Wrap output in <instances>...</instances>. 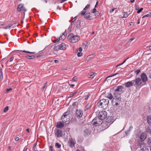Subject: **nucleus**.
Masks as SVG:
<instances>
[{
  "label": "nucleus",
  "mask_w": 151,
  "mask_h": 151,
  "mask_svg": "<svg viewBox=\"0 0 151 151\" xmlns=\"http://www.w3.org/2000/svg\"><path fill=\"white\" fill-rule=\"evenodd\" d=\"M82 111L80 109H77L76 112V116L78 118H81L83 115Z\"/></svg>",
  "instance_id": "obj_11"
},
{
  "label": "nucleus",
  "mask_w": 151,
  "mask_h": 151,
  "mask_svg": "<svg viewBox=\"0 0 151 151\" xmlns=\"http://www.w3.org/2000/svg\"><path fill=\"white\" fill-rule=\"evenodd\" d=\"M3 78V73L0 70V81H1Z\"/></svg>",
  "instance_id": "obj_37"
},
{
  "label": "nucleus",
  "mask_w": 151,
  "mask_h": 151,
  "mask_svg": "<svg viewBox=\"0 0 151 151\" xmlns=\"http://www.w3.org/2000/svg\"><path fill=\"white\" fill-rule=\"evenodd\" d=\"M109 103V100L108 99H103L100 100L97 104L100 107L105 109L108 107Z\"/></svg>",
  "instance_id": "obj_1"
},
{
  "label": "nucleus",
  "mask_w": 151,
  "mask_h": 151,
  "mask_svg": "<svg viewBox=\"0 0 151 151\" xmlns=\"http://www.w3.org/2000/svg\"><path fill=\"white\" fill-rule=\"evenodd\" d=\"M90 5L89 4H87L85 6V7L84 8V10H87L90 7Z\"/></svg>",
  "instance_id": "obj_43"
},
{
  "label": "nucleus",
  "mask_w": 151,
  "mask_h": 151,
  "mask_svg": "<svg viewBox=\"0 0 151 151\" xmlns=\"http://www.w3.org/2000/svg\"><path fill=\"white\" fill-rule=\"evenodd\" d=\"M50 148L51 151H53V147L52 146H51L50 147Z\"/></svg>",
  "instance_id": "obj_59"
},
{
  "label": "nucleus",
  "mask_w": 151,
  "mask_h": 151,
  "mask_svg": "<svg viewBox=\"0 0 151 151\" xmlns=\"http://www.w3.org/2000/svg\"><path fill=\"white\" fill-rule=\"evenodd\" d=\"M150 148V146H147L142 148L141 149V150L142 151H149Z\"/></svg>",
  "instance_id": "obj_21"
},
{
  "label": "nucleus",
  "mask_w": 151,
  "mask_h": 151,
  "mask_svg": "<svg viewBox=\"0 0 151 151\" xmlns=\"http://www.w3.org/2000/svg\"><path fill=\"white\" fill-rule=\"evenodd\" d=\"M107 113L106 111H102L99 112L98 114V117L102 120L105 119L107 117Z\"/></svg>",
  "instance_id": "obj_6"
},
{
  "label": "nucleus",
  "mask_w": 151,
  "mask_h": 151,
  "mask_svg": "<svg viewBox=\"0 0 151 151\" xmlns=\"http://www.w3.org/2000/svg\"><path fill=\"white\" fill-rule=\"evenodd\" d=\"M145 17H151V13L150 12H149L148 14L145 15L143 17V18Z\"/></svg>",
  "instance_id": "obj_38"
},
{
  "label": "nucleus",
  "mask_w": 151,
  "mask_h": 151,
  "mask_svg": "<svg viewBox=\"0 0 151 151\" xmlns=\"http://www.w3.org/2000/svg\"><path fill=\"white\" fill-rule=\"evenodd\" d=\"M113 89L115 91L117 92L119 94H121L124 92V88L122 86H119L114 87Z\"/></svg>",
  "instance_id": "obj_4"
},
{
  "label": "nucleus",
  "mask_w": 151,
  "mask_h": 151,
  "mask_svg": "<svg viewBox=\"0 0 151 151\" xmlns=\"http://www.w3.org/2000/svg\"><path fill=\"white\" fill-rule=\"evenodd\" d=\"M64 126L63 123L60 122H57V125L56 127L58 128H61L63 127Z\"/></svg>",
  "instance_id": "obj_16"
},
{
  "label": "nucleus",
  "mask_w": 151,
  "mask_h": 151,
  "mask_svg": "<svg viewBox=\"0 0 151 151\" xmlns=\"http://www.w3.org/2000/svg\"><path fill=\"white\" fill-rule=\"evenodd\" d=\"M96 75V73H93L92 74H90L89 75V78H91V77H93L94 76Z\"/></svg>",
  "instance_id": "obj_46"
},
{
  "label": "nucleus",
  "mask_w": 151,
  "mask_h": 151,
  "mask_svg": "<svg viewBox=\"0 0 151 151\" xmlns=\"http://www.w3.org/2000/svg\"><path fill=\"white\" fill-rule=\"evenodd\" d=\"M14 139H15V141H17L19 139V138L18 137H16Z\"/></svg>",
  "instance_id": "obj_56"
},
{
  "label": "nucleus",
  "mask_w": 151,
  "mask_h": 151,
  "mask_svg": "<svg viewBox=\"0 0 151 151\" xmlns=\"http://www.w3.org/2000/svg\"><path fill=\"white\" fill-rule=\"evenodd\" d=\"M147 136L145 133H143L141 134L140 136V139L141 141H144L146 138Z\"/></svg>",
  "instance_id": "obj_17"
},
{
  "label": "nucleus",
  "mask_w": 151,
  "mask_h": 151,
  "mask_svg": "<svg viewBox=\"0 0 151 151\" xmlns=\"http://www.w3.org/2000/svg\"><path fill=\"white\" fill-rule=\"evenodd\" d=\"M27 147H25L23 151H27Z\"/></svg>",
  "instance_id": "obj_62"
},
{
  "label": "nucleus",
  "mask_w": 151,
  "mask_h": 151,
  "mask_svg": "<svg viewBox=\"0 0 151 151\" xmlns=\"http://www.w3.org/2000/svg\"><path fill=\"white\" fill-rule=\"evenodd\" d=\"M143 9V8H141L140 9H139V8L137 7L136 8V10H138L137 13L138 14L140 13Z\"/></svg>",
  "instance_id": "obj_36"
},
{
  "label": "nucleus",
  "mask_w": 151,
  "mask_h": 151,
  "mask_svg": "<svg viewBox=\"0 0 151 151\" xmlns=\"http://www.w3.org/2000/svg\"><path fill=\"white\" fill-rule=\"evenodd\" d=\"M77 19V18L76 17H75L73 19V22H74Z\"/></svg>",
  "instance_id": "obj_61"
},
{
  "label": "nucleus",
  "mask_w": 151,
  "mask_h": 151,
  "mask_svg": "<svg viewBox=\"0 0 151 151\" xmlns=\"http://www.w3.org/2000/svg\"><path fill=\"white\" fill-rule=\"evenodd\" d=\"M83 54L81 52H79L77 54V56L78 57H81L82 55Z\"/></svg>",
  "instance_id": "obj_48"
},
{
  "label": "nucleus",
  "mask_w": 151,
  "mask_h": 151,
  "mask_svg": "<svg viewBox=\"0 0 151 151\" xmlns=\"http://www.w3.org/2000/svg\"><path fill=\"white\" fill-rule=\"evenodd\" d=\"M109 123H108L106 122H102L101 126L102 127V129H105L107 128L110 126Z\"/></svg>",
  "instance_id": "obj_15"
},
{
  "label": "nucleus",
  "mask_w": 151,
  "mask_h": 151,
  "mask_svg": "<svg viewBox=\"0 0 151 151\" xmlns=\"http://www.w3.org/2000/svg\"><path fill=\"white\" fill-rule=\"evenodd\" d=\"M122 102L121 97L119 98H113L112 100V103L114 106H117L120 104V103Z\"/></svg>",
  "instance_id": "obj_3"
},
{
  "label": "nucleus",
  "mask_w": 151,
  "mask_h": 151,
  "mask_svg": "<svg viewBox=\"0 0 151 151\" xmlns=\"http://www.w3.org/2000/svg\"><path fill=\"white\" fill-rule=\"evenodd\" d=\"M61 119L63 123H65L67 122L68 121L70 120L69 118L67 117V118H65V117L63 116L62 117Z\"/></svg>",
  "instance_id": "obj_20"
},
{
  "label": "nucleus",
  "mask_w": 151,
  "mask_h": 151,
  "mask_svg": "<svg viewBox=\"0 0 151 151\" xmlns=\"http://www.w3.org/2000/svg\"><path fill=\"white\" fill-rule=\"evenodd\" d=\"M118 93H117L115 91V92H114V98H119L120 97H121L120 94H119V93L118 94Z\"/></svg>",
  "instance_id": "obj_23"
},
{
  "label": "nucleus",
  "mask_w": 151,
  "mask_h": 151,
  "mask_svg": "<svg viewBox=\"0 0 151 151\" xmlns=\"http://www.w3.org/2000/svg\"><path fill=\"white\" fill-rule=\"evenodd\" d=\"M12 26V24H9L6 27H4L3 28L4 29H8L9 28Z\"/></svg>",
  "instance_id": "obj_42"
},
{
  "label": "nucleus",
  "mask_w": 151,
  "mask_h": 151,
  "mask_svg": "<svg viewBox=\"0 0 151 151\" xmlns=\"http://www.w3.org/2000/svg\"><path fill=\"white\" fill-rule=\"evenodd\" d=\"M123 13L124 14L123 16L122 17V18H126L127 17L129 14H128L127 12H123Z\"/></svg>",
  "instance_id": "obj_27"
},
{
  "label": "nucleus",
  "mask_w": 151,
  "mask_h": 151,
  "mask_svg": "<svg viewBox=\"0 0 151 151\" xmlns=\"http://www.w3.org/2000/svg\"><path fill=\"white\" fill-rule=\"evenodd\" d=\"M37 142H36L34 144V148H35V147H36V146H37Z\"/></svg>",
  "instance_id": "obj_57"
},
{
  "label": "nucleus",
  "mask_w": 151,
  "mask_h": 151,
  "mask_svg": "<svg viewBox=\"0 0 151 151\" xmlns=\"http://www.w3.org/2000/svg\"><path fill=\"white\" fill-rule=\"evenodd\" d=\"M76 143V142L74 139L72 138L69 139L68 142V144L70 147L73 148L74 147Z\"/></svg>",
  "instance_id": "obj_9"
},
{
  "label": "nucleus",
  "mask_w": 151,
  "mask_h": 151,
  "mask_svg": "<svg viewBox=\"0 0 151 151\" xmlns=\"http://www.w3.org/2000/svg\"><path fill=\"white\" fill-rule=\"evenodd\" d=\"M124 85L126 88H129L131 86H134V83L133 80L128 81L124 83Z\"/></svg>",
  "instance_id": "obj_13"
},
{
  "label": "nucleus",
  "mask_w": 151,
  "mask_h": 151,
  "mask_svg": "<svg viewBox=\"0 0 151 151\" xmlns=\"http://www.w3.org/2000/svg\"><path fill=\"white\" fill-rule=\"evenodd\" d=\"M90 12L86 13L85 15L84 18L86 19H89L90 17Z\"/></svg>",
  "instance_id": "obj_22"
},
{
  "label": "nucleus",
  "mask_w": 151,
  "mask_h": 151,
  "mask_svg": "<svg viewBox=\"0 0 151 151\" xmlns=\"http://www.w3.org/2000/svg\"><path fill=\"white\" fill-rule=\"evenodd\" d=\"M140 72V70H139V69H137V70H136L135 72H134V73H136V75H138L139 73Z\"/></svg>",
  "instance_id": "obj_45"
},
{
  "label": "nucleus",
  "mask_w": 151,
  "mask_h": 151,
  "mask_svg": "<svg viewBox=\"0 0 151 151\" xmlns=\"http://www.w3.org/2000/svg\"><path fill=\"white\" fill-rule=\"evenodd\" d=\"M8 109L9 107L8 106L6 107L4 109V112H6L8 110Z\"/></svg>",
  "instance_id": "obj_44"
},
{
  "label": "nucleus",
  "mask_w": 151,
  "mask_h": 151,
  "mask_svg": "<svg viewBox=\"0 0 151 151\" xmlns=\"http://www.w3.org/2000/svg\"><path fill=\"white\" fill-rule=\"evenodd\" d=\"M48 83L47 81H46L44 85V86L42 88V90L43 91L45 89H46Z\"/></svg>",
  "instance_id": "obj_29"
},
{
  "label": "nucleus",
  "mask_w": 151,
  "mask_h": 151,
  "mask_svg": "<svg viewBox=\"0 0 151 151\" xmlns=\"http://www.w3.org/2000/svg\"><path fill=\"white\" fill-rule=\"evenodd\" d=\"M17 9L18 11L19 12L21 11H27L26 9L24 7V4H19L18 6Z\"/></svg>",
  "instance_id": "obj_12"
},
{
  "label": "nucleus",
  "mask_w": 151,
  "mask_h": 151,
  "mask_svg": "<svg viewBox=\"0 0 151 151\" xmlns=\"http://www.w3.org/2000/svg\"><path fill=\"white\" fill-rule=\"evenodd\" d=\"M99 2V1H97V2H96V5L95 6V8H96L97 7V5H98V4Z\"/></svg>",
  "instance_id": "obj_60"
},
{
  "label": "nucleus",
  "mask_w": 151,
  "mask_h": 151,
  "mask_svg": "<svg viewBox=\"0 0 151 151\" xmlns=\"http://www.w3.org/2000/svg\"><path fill=\"white\" fill-rule=\"evenodd\" d=\"M76 27L78 29L81 28L80 22H78L76 24Z\"/></svg>",
  "instance_id": "obj_34"
},
{
  "label": "nucleus",
  "mask_w": 151,
  "mask_h": 151,
  "mask_svg": "<svg viewBox=\"0 0 151 151\" xmlns=\"http://www.w3.org/2000/svg\"><path fill=\"white\" fill-rule=\"evenodd\" d=\"M106 97L110 100H111L112 99H113V95L111 93H109L107 94L106 96Z\"/></svg>",
  "instance_id": "obj_19"
},
{
  "label": "nucleus",
  "mask_w": 151,
  "mask_h": 151,
  "mask_svg": "<svg viewBox=\"0 0 151 151\" xmlns=\"http://www.w3.org/2000/svg\"><path fill=\"white\" fill-rule=\"evenodd\" d=\"M26 57L28 59H31L34 58L35 57V56L34 55L29 56L27 55L26 56Z\"/></svg>",
  "instance_id": "obj_30"
},
{
  "label": "nucleus",
  "mask_w": 151,
  "mask_h": 151,
  "mask_svg": "<svg viewBox=\"0 0 151 151\" xmlns=\"http://www.w3.org/2000/svg\"><path fill=\"white\" fill-rule=\"evenodd\" d=\"M86 11H82L81 13V14L82 15H85V13H86Z\"/></svg>",
  "instance_id": "obj_50"
},
{
  "label": "nucleus",
  "mask_w": 151,
  "mask_h": 151,
  "mask_svg": "<svg viewBox=\"0 0 151 151\" xmlns=\"http://www.w3.org/2000/svg\"><path fill=\"white\" fill-rule=\"evenodd\" d=\"M77 91H76L75 92H74L73 93L70 94L69 96L68 97V98H71L75 94L77 93Z\"/></svg>",
  "instance_id": "obj_40"
},
{
  "label": "nucleus",
  "mask_w": 151,
  "mask_h": 151,
  "mask_svg": "<svg viewBox=\"0 0 151 151\" xmlns=\"http://www.w3.org/2000/svg\"><path fill=\"white\" fill-rule=\"evenodd\" d=\"M77 79V78H76L75 77H73V78H72V80L73 81H75L76 80V79Z\"/></svg>",
  "instance_id": "obj_63"
},
{
  "label": "nucleus",
  "mask_w": 151,
  "mask_h": 151,
  "mask_svg": "<svg viewBox=\"0 0 151 151\" xmlns=\"http://www.w3.org/2000/svg\"><path fill=\"white\" fill-rule=\"evenodd\" d=\"M79 51L81 52L82 51V49L81 47H80L78 49Z\"/></svg>",
  "instance_id": "obj_64"
},
{
  "label": "nucleus",
  "mask_w": 151,
  "mask_h": 151,
  "mask_svg": "<svg viewBox=\"0 0 151 151\" xmlns=\"http://www.w3.org/2000/svg\"><path fill=\"white\" fill-rule=\"evenodd\" d=\"M134 86L137 87L141 86L142 84V82L141 79L139 78H136L134 80H133Z\"/></svg>",
  "instance_id": "obj_5"
},
{
  "label": "nucleus",
  "mask_w": 151,
  "mask_h": 151,
  "mask_svg": "<svg viewBox=\"0 0 151 151\" xmlns=\"http://www.w3.org/2000/svg\"><path fill=\"white\" fill-rule=\"evenodd\" d=\"M53 49V50L54 52L57 51L59 50H60L59 47L58 46H57L56 45L54 46Z\"/></svg>",
  "instance_id": "obj_26"
},
{
  "label": "nucleus",
  "mask_w": 151,
  "mask_h": 151,
  "mask_svg": "<svg viewBox=\"0 0 151 151\" xmlns=\"http://www.w3.org/2000/svg\"><path fill=\"white\" fill-rule=\"evenodd\" d=\"M90 96V94L88 93L87 95L84 96L85 99V100H87L88 99L89 96Z\"/></svg>",
  "instance_id": "obj_41"
},
{
  "label": "nucleus",
  "mask_w": 151,
  "mask_h": 151,
  "mask_svg": "<svg viewBox=\"0 0 151 151\" xmlns=\"http://www.w3.org/2000/svg\"><path fill=\"white\" fill-rule=\"evenodd\" d=\"M114 119L111 116H109L106 119V122L108 123H109V125L112 124L114 122Z\"/></svg>",
  "instance_id": "obj_14"
},
{
  "label": "nucleus",
  "mask_w": 151,
  "mask_h": 151,
  "mask_svg": "<svg viewBox=\"0 0 151 151\" xmlns=\"http://www.w3.org/2000/svg\"><path fill=\"white\" fill-rule=\"evenodd\" d=\"M118 74V73H117L115 74H114V75H112V76H108V77H107L106 78V79H107V78H109L110 77H112V76H115V75H116V74Z\"/></svg>",
  "instance_id": "obj_53"
},
{
  "label": "nucleus",
  "mask_w": 151,
  "mask_h": 151,
  "mask_svg": "<svg viewBox=\"0 0 151 151\" xmlns=\"http://www.w3.org/2000/svg\"><path fill=\"white\" fill-rule=\"evenodd\" d=\"M65 35H62V36H61L59 38V39H58V41H59L60 40H64L65 38Z\"/></svg>",
  "instance_id": "obj_28"
},
{
  "label": "nucleus",
  "mask_w": 151,
  "mask_h": 151,
  "mask_svg": "<svg viewBox=\"0 0 151 151\" xmlns=\"http://www.w3.org/2000/svg\"><path fill=\"white\" fill-rule=\"evenodd\" d=\"M55 147L56 148L59 149L61 147V145L58 143H56L55 144Z\"/></svg>",
  "instance_id": "obj_33"
},
{
  "label": "nucleus",
  "mask_w": 151,
  "mask_h": 151,
  "mask_svg": "<svg viewBox=\"0 0 151 151\" xmlns=\"http://www.w3.org/2000/svg\"><path fill=\"white\" fill-rule=\"evenodd\" d=\"M91 106L89 103L85 107V110L88 109Z\"/></svg>",
  "instance_id": "obj_39"
},
{
  "label": "nucleus",
  "mask_w": 151,
  "mask_h": 151,
  "mask_svg": "<svg viewBox=\"0 0 151 151\" xmlns=\"http://www.w3.org/2000/svg\"><path fill=\"white\" fill-rule=\"evenodd\" d=\"M12 90V89L11 88H7L6 89V92H8Z\"/></svg>",
  "instance_id": "obj_55"
},
{
  "label": "nucleus",
  "mask_w": 151,
  "mask_h": 151,
  "mask_svg": "<svg viewBox=\"0 0 151 151\" xmlns=\"http://www.w3.org/2000/svg\"><path fill=\"white\" fill-rule=\"evenodd\" d=\"M133 128L132 126H130L129 128V129L125 132L126 134H129L131 130Z\"/></svg>",
  "instance_id": "obj_32"
},
{
  "label": "nucleus",
  "mask_w": 151,
  "mask_h": 151,
  "mask_svg": "<svg viewBox=\"0 0 151 151\" xmlns=\"http://www.w3.org/2000/svg\"><path fill=\"white\" fill-rule=\"evenodd\" d=\"M96 11V9L95 8L93 9L92 12L93 13H95Z\"/></svg>",
  "instance_id": "obj_51"
},
{
  "label": "nucleus",
  "mask_w": 151,
  "mask_h": 151,
  "mask_svg": "<svg viewBox=\"0 0 151 151\" xmlns=\"http://www.w3.org/2000/svg\"><path fill=\"white\" fill-rule=\"evenodd\" d=\"M19 55L17 54V55H15V56H14V57H15V58H16V59L17 60H19V59H18V57H19Z\"/></svg>",
  "instance_id": "obj_49"
},
{
  "label": "nucleus",
  "mask_w": 151,
  "mask_h": 151,
  "mask_svg": "<svg viewBox=\"0 0 151 151\" xmlns=\"http://www.w3.org/2000/svg\"><path fill=\"white\" fill-rule=\"evenodd\" d=\"M95 15L96 16H99L100 14V13H99V12L98 11H96L95 12Z\"/></svg>",
  "instance_id": "obj_47"
},
{
  "label": "nucleus",
  "mask_w": 151,
  "mask_h": 151,
  "mask_svg": "<svg viewBox=\"0 0 151 151\" xmlns=\"http://www.w3.org/2000/svg\"><path fill=\"white\" fill-rule=\"evenodd\" d=\"M146 131L147 132L150 133H151V126H149L147 127L146 129Z\"/></svg>",
  "instance_id": "obj_31"
},
{
  "label": "nucleus",
  "mask_w": 151,
  "mask_h": 151,
  "mask_svg": "<svg viewBox=\"0 0 151 151\" xmlns=\"http://www.w3.org/2000/svg\"><path fill=\"white\" fill-rule=\"evenodd\" d=\"M140 77L142 82L145 83L147 81L148 78L145 73H142L140 75Z\"/></svg>",
  "instance_id": "obj_10"
},
{
  "label": "nucleus",
  "mask_w": 151,
  "mask_h": 151,
  "mask_svg": "<svg viewBox=\"0 0 151 151\" xmlns=\"http://www.w3.org/2000/svg\"><path fill=\"white\" fill-rule=\"evenodd\" d=\"M115 8H113V9H110V12L111 13L112 12H113L114 11V10H115Z\"/></svg>",
  "instance_id": "obj_54"
},
{
  "label": "nucleus",
  "mask_w": 151,
  "mask_h": 151,
  "mask_svg": "<svg viewBox=\"0 0 151 151\" xmlns=\"http://www.w3.org/2000/svg\"><path fill=\"white\" fill-rule=\"evenodd\" d=\"M54 133L55 135L58 137H62L64 135L63 134L62 131L59 129H55L54 130Z\"/></svg>",
  "instance_id": "obj_8"
},
{
  "label": "nucleus",
  "mask_w": 151,
  "mask_h": 151,
  "mask_svg": "<svg viewBox=\"0 0 151 151\" xmlns=\"http://www.w3.org/2000/svg\"><path fill=\"white\" fill-rule=\"evenodd\" d=\"M59 47V49L60 50H65L66 48V45L64 43L60 44Z\"/></svg>",
  "instance_id": "obj_18"
},
{
  "label": "nucleus",
  "mask_w": 151,
  "mask_h": 151,
  "mask_svg": "<svg viewBox=\"0 0 151 151\" xmlns=\"http://www.w3.org/2000/svg\"><path fill=\"white\" fill-rule=\"evenodd\" d=\"M69 114V112H66L65 113H64L62 116L63 117H65V118H67V117L69 118V116H68V115Z\"/></svg>",
  "instance_id": "obj_25"
},
{
  "label": "nucleus",
  "mask_w": 151,
  "mask_h": 151,
  "mask_svg": "<svg viewBox=\"0 0 151 151\" xmlns=\"http://www.w3.org/2000/svg\"><path fill=\"white\" fill-rule=\"evenodd\" d=\"M14 56H13L12 57L10 58V62H11L14 59Z\"/></svg>",
  "instance_id": "obj_52"
},
{
  "label": "nucleus",
  "mask_w": 151,
  "mask_h": 151,
  "mask_svg": "<svg viewBox=\"0 0 151 151\" xmlns=\"http://www.w3.org/2000/svg\"><path fill=\"white\" fill-rule=\"evenodd\" d=\"M17 51H20V50H17ZM20 51L23 52H24L29 53L30 54H34L35 53L34 52H30L29 51H26L25 50H23V51L21 50Z\"/></svg>",
  "instance_id": "obj_35"
},
{
  "label": "nucleus",
  "mask_w": 151,
  "mask_h": 151,
  "mask_svg": "<svg viewBox=\"0 0 151 151\" xmlns=\"http://www.w3.org/2000/svg\"><path fill=\"white\" fill-rule=\"evenodd\" d=\"M54 61L55 63H58L59 62V60H54Z\"/></svg>",
  "instance_id": "obj_58"
},
{
  "label": "nucleus",
  "mask_w": 151,
  "mask_h": 151,
  "mask_svg": "<svg viewBox=\"0 0 151 151\" xmlns=\"http://www.w3.org/2000/svg\"><path fill=\"white\" fill-rule=\"evenodd\" d=\"M102 120L99 117H96L93 120V124L96 126L101 125L102 124Z\"/></svg>",
  "instance_id": "obj_7"
},
{
  "label": "nucleus",
  "mask_w": 151,
  "mask_h": 151,
  "mask_svg": "<svg viewBox=\"0 0 151 151\" xmlns=\"http://www.w3.org/2000/svg\"><path fill=\"white\" fill-rule=\"evenodd\" d=\"M147 122L149 124H151V116H148L147 117Z\"/></svg>",
  "instance_id": "obj_24"
},
{
  "label": "nucleus",
  "mask_w": 151,
  "mask_h": 151,
  "mask_svg": "<svg viewBox=\"0 0 151 151\" xmlns=\"http://www.w3.org/2000/svg\"><path fill=\"white\" fill-rule=\"evenodd\" d=\"M68 40L72 43H75L78 42L80 39L79 36L74 35L73 34H70L68 37Z\"/></svg>",
  "instance_id": "obj_2"
}]
</instances>
